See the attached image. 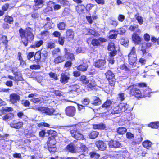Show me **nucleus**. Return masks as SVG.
<instances>
[{
    "label": "nucleus",
    "mask_w": 159,
    "mask_h": 159,
    "mask_svg": "<svg viewBox=\"0 0 159 159\" xmlns=\"http://www.w3.org/2000/svg\"><path fill=\"white\" fill-rule=\"evenodd\" d=\"M33 29L29 27L26 28L25 30L21 28L19 30V36L21 39H25L26 41H22V43L25 46H27L28 44L29 41H33L34 36L33 33Z\"/></svg>",
    "instance_id": "nucleus-1"
},
{
    "label": "nucleus",
    "mask_w": 159,
    "mask_h": 159,
    "mask_svg": "<svg viewBox=\"0 0 159 159\" xmlns=\"http://www.w3.org/2000/svg\"><path fill=\"white\" fill-rule=\"evenodd\" d=\"M13 110V108L11 107H2L0 110V116L2 117V120L8 121L12 120L14 117V114L10 112Z\"/></svg>",
    "instance_id": "nucleus-2"
},
{
    "label": "nucleus",
    "mask_w": 159,
    "mask_h": 159,
    "mask_svg": "<svg viewBox=\"0 0 159 159\" xmlns=\"http://www.w3.org/2000/svg\"><path fill=\"white\" fill-rule=\"evenodd\" d=\"M129 89V94L131 96H134L138 98L143 97L142 94L140 90L137 87L135 84L129 86L128 88Z\"/></svg>",
    "instance_id": "nucleus-3"
},
{
    "label": "nucleus",
    "mask_w": 159,
    "mask_h": 159,
    "mask_svg": "<svg viewBox=\"0 0 159 159\" xmlns=\"http://www.w3.org/2000/svg\"><path fill=\"white\" fill-rule=\"evenodd\" d=\"M127 106L126 104L120 103L114 107L111 113L112 114H115L125 112L127 110Z\"/></svg>",
    "instance_id": "nucleus-4"
},
{
    "label": "nucleus",
    "mask_w": 159,
    "mask_h": 159,
    "mask_svg": "<svg viewBox=\"0 0 159 159\" xmlns=\"http://www.w3.org/2000/svg\"><path fill=\"white\" fill-rule=\"evenodd\" d=\"M69 89L67 93L71 95V97H74L79 94L80 87L77 84L70 85L69 86Z\"/></svg>",
    "instance_id": "nucleus-5"
},
{
    "label": "nucleus",
    "mask_w": 159,
    "mask_h": 159,
    "mask_svg": "<svg viewBox=\"0 0 159 159\" xmlns=\"http://www.w3.org/2000/svg\"><path fill=\"white\" fill-rule=\"evenodd\" d=\"M106 78L108 80L109 84L111 86H114L116 79L114 74L111 70H108L105 74Z\"/></svg>",
    "instance_id": "nucleus-6"
},
{
    "label": "nucleus",
    "mask_w": 159,
    "mask_h": 159,
    "mask_svg": "<svg viewBox=\"0 0 159 159\" xmlns=\"http://www.w3.org/2000/svg\"><path fill=\"white\" fill-rule=\"evenodd\" d=\"M37 109L42 113L46 114L47 115L51 116L54 114L55 110L52 107H37Z\"/></svg>",
    "instance_id": "nucleus-7"
},
{
    "label": "nucleus",
    "mask_w": 159,
    "mask_h": 159,
    "mask_svg": "<svg viewBox=\"0 0 159 159\" xmlns=\"http://www.w3.org/2000/svg\"><path fill=\"white\" fill-rule=\"evenodd\" d=\"M107 48V50L110 51L109 53L110 57H113L117 54V51L116 49V46L114 42H111L109 43Z\"/></svg>",
    "instance_id": "nucleus-8"
},
{
    "label": "nucleus",
    "mask_w": 159,
    "mask_h": 159,
    "mask_svg": "<svg viewBox=\"0 0 159 159\" xmlns=\"http://www.w3.org/2000/svg\"><path fill=\"white\" fill-rule=\"evenodd\" d=\"M76 110L73 106H69L66 107L65 110L66 115L69 117H73L76 114Z\"/></svg>",
    "instance_id": "nucleus-9"
},
{
    "label": "nucleus",
    "mask_w": 159,
    "mask_h": 159,
    "mask_svg": "<svg viewBox=\"0 0 159 159\" xmlns=\"http://www.w3.org/2000/svg\"><path fill=\"white\" fill-rule=\"evenodd\" d=\"M74 36V32L72 29H69L66 30L65 33V37L67 41H70L72 40Z\"/></svg>",
    "instance_id": "nucleus-10"
},
{
    "label": "nucleus",
    "mask_w": 159,
    "mask_h": 159,
    "mask_svg": "<svg viewBox=\"0 0 159 159\" xmlns=\"http://www.w3.org/2000/svg\"><path fill=\"white\" fill-rule=\"evenodd\" d=\"M108 145L110 148H118L122 147L121 144L117 141L111 140L108 143Z\"/></svg>",
    "instance_id": "nucleus-11"
},
{
    "label": "nucleus",
    "mask_w": 159,
    "mask_h": 159,
    "mask_svg": "<svg viewBox=\"0 0 159 159\" xmlns=\"http://www.w3.org/2000/svg\"><path fill=\"white\" fill-rule=\"evenodd\" d=\"M137 33L134 32L132 35V40L137 44H139L142 40V39L139 36Z\"/></svg>",
    "instance_id": "nucleus-12"
},
{
    "label": "nucleus",
    "mask_w": 159,
    "mask_h": 159,
    "mask_svg": "<svg viewBox=\"0 0 159 159\" xmlns=\"http://www.w3.org/2000/svg\"><path fill=\"white\" fill-rule=\"evenodd\" d=\"M64 51L65 57L71 61L75 60V57L73 53L70 52L69 51L68 49L66 48H64Z\"/></svg>",
    "instance_id": "nucleus-13"
},
{
    "label": "nucleus",
    "mask_w": 159,
    "mask_h": 159,
    "mask_svg": "<svg viewBox=\"0 0 159 159\" xmlns=\"http://www.w3.org/2000/svg\"><path fill=\"white\" fill-rule=\"evenodd\" d=\"M70 74L68 73L67 75L66 73H62L61 75L60 81L63 84H65L67 83L70 79Z\"/></svg>",
    "instance_id": "nucleus-14"
},
{
    "label": "nucleus",
    "mask_w": 159,
    "mask_h": 159,
    "mask_svg": "<svg viewBox=\"0 0 159 159\" xmlns=\"http://www.w3.org/2000/svg\"><path fill=\"white\" fill-rule=\"evenodd\" d=\"M10 101L13 104L16 103L17 101L20 100V97L16 93H13L10 94L9 96Z\"/></svg>",
    "instance_id": "nucleus-15"
},
{
    "label": "nucleus",
    "mask_w": 159,
    "mask_h": 159,
    "mask_svg": "<svg viewBox=\"0 0 159 159\" xmlns=\"http://www.w3.org/2000/svg\"><path fill=\"white\" fill-rule=\"evenodd\" d=\"M88 67V65L86 61L83 62L80 65L76 67L77 69L82 72H85L86 71Z\"/></svg>",
    "instance_id": "nucleus-16"
},
{
    "label": "nucleus",
    "mask_w": 159,
    "mask_h": 159,
    "mask_svg": "<svg viewBox=\"0 0 159 159\" xmlns=\"http://www.w3.org/2000/svg\"><path fill=\"white\" fill-rule=\"evenodd\" d=\"M71 136L78 140H82L84 139V136L82 134L79 132H74L72 131V132H70Z\"/></svg>",
    "instance_id": "nucleus-17"
},
{
    "label": "nucleus",
    "mask_w": 159,
    "mask_h": 159,
    "mask_svg": "<svg viewBox=\"0 0 159 159\" xmlns=\"http://www.w3.org/2000/svg\"><path fill=\"white\" fill-rule=\"evenodd\" d=\"M65 149L68 152L72 153H75L76 152L75 145L72 142L67 145L65 148Z\"/></svg>",
    "instance_id": "nucleus-18"
},
{
    "label": "nucleus",
    "mask_w": 159,
    "mask_h": 159,
    "mask_svg": "<svg viewBox=\"0 0 159 159\" xmlns=\"http://www.w3.org/2000/svg\"><path fill=\"white\" fill-rule=\"evenodd\" d=\"M99 39H92L91 37L87 39V43L88 44L91 42V44L94 46H98L99 45Z\"/></svg>",
    "instance_id": "nucleus-19"
},
{
    "label": "nucleus",
    "mask_w": 159,
    "mask_h": 159,
    "mask_svg": "<svg viewBox=\"0 0 159 159\" xmlns=\"http://www.w3.org/2000/svg\"><path fill=\"white\" fill-rule=\"evenodd\" d=\"M72 127L70 129V132H72V131L74 132H79L80 130H82V126L81 123H79L75 125L72 126Z\"/></svg>",
    "instance_id": "nucleus-20"
},
{
    "label": "nucleus",
    "mask_w": 159,
    "mask_h": 159,
    "mask_svg": "<svg viewBox=\"0 0 159 159\" xmlns=\"http://www.w3.org/2000/svg\"><path fill=\"white\" fill-rule=\"evenodd\" d=\"M76 10L79 15L85 13V6L83 4H78L76 7Z\"/></svg>",
    "instance_id": "nucleus-21"
},
{
    "label": "nucleus",
    "mask_w": 159,
    "mask_h": 159,
    "mask_svg": "<svg viewBox=\"0 0 159 159\" xmlns=\"http://www.w3.org/2000/svg\"><path fill=\"white\" fill-rule=\"evenodd\" d=\"M65 61L64 57L61 55H58L54 58L53 62L55 64H59L64 62Z\"/></svg>",
    "instance_id": "nucleus-22"
},
{
    "label": "nucleus",
    "mask_w": 159,
    "mask_h": 159,
    "mask_svg": "<svg viewBox=\"0 0 159 159\" xmlns=\"http://www.w3.org/2000/svg\"><path fill=\"white\" fill-rule=\"evenodd\" d=\"M96 84L93 80H89L87 84V88L89 91L93 90L95 88Z\"/></svg>",
    "instance_id": "nucleus-23"
},
{
    "label": "nucleus",
    "mask_w": 159,
    "mask_h": 159,
    "mask_svg": "<svg viewBox=\"0 0 159 159\" xmlns=\"http://www.w3.org/2000/svg\"><path fill=\"white\" fill-rule=\"evenodd\" d=\"M43 43V41L42 39L36 40L34 42V44L31 45L30 46L29 48L34 49L40 47Z\"/></svg>",
    "instance_id": "nucleus-24"
},
{
    "label": "nucleus",
    "mask_w": 159,
    "mask_h": 159,
    "mask_svg": "<svg viewBox=\"0 0 159 159\" xmlns=\"http://www.w3.org/2000/svg\"><path fill=\"white\" fill-rule=\"evenodd\" d=\"M41 49L39 50L35 53L34 56V61L37 63L41 62Z\"/></svg>",
    "instance_id": "nucleus-25"
},
{
    "label": "nucleus",
    "mask_w": 159,
    "mask_h": 159,
    "mask_svg": "<svg viewBox=\"0 0 159 159\" xmlns=\"http://www.w3.org/2000/svg\"><path fill=\"white\" fill-rule=\"evenodd\" d=\"M10 125L12 128L19 129L23 127V123L22 121H19L16 123H11Z\"/></svg>",
    "instance_id": "nucleus-26"
},
{
    "label": "nucleus",
    "mask_w": 159,
    "mask_h": 159,
    "mask_svg": "<svg viewBox=\"0 0 159 159\" xmlns=\"http://www.w3.org/2000/svg\"><path fill=\"white\" fill-rule=\"evenodd\" d=\"M128 61L129 64L131 65H133L137 60V55H128Z\"/></svg>",
    "instance_id": "nucleus-27"
},
{
    "label": "nucleus",
    "mask_w": 159,
    "mask_h": 159,
    "mask_svg": "<svg viewBox=\"0 0 159 159\" xmlns=\"http://www.w3.org/2000/svg\"><path fill=\"white\" fill-rule=\"evenodd\" d=\"M0 40L1 42L4 45L5 47V48L7 49L8 47V38L6 35H2L1 37Z\"/></svg>",
    "instance_id": "nucleus-28"
},
{
    "label": "nucleus",
    "mask_w": 159,
    "mask_h": 159,
    "mask_svg": "<svg viewBox=\"0 0 159 159\" xmlns=\"http://www.w3.org/2000/svg\"><path fill=\"white\" fill-rule=\"evenodd\" d=\"M129 29L131 31L133 32L135 30L136 32H135L139 34L141 33V30L139 28V25L137 24L130 25Z\"/></svg>",
    "instance_id": "nucleus-29"
},
{
    "label": "nucleus",
    "mask_w": 159,
    "mask_h": 159,
    "mask_svg": "<svg viewBox=\"0 0 159 159\" xmlns=\"http://www.w3.org/2000/svg\"><path fill=\"white\" fill-rule=\"evenodd\" d=\"M48 133L49 138L56 139V138L58 136L57 133L53 130H49L48 131Z\"/></svg>",
    "instance_id": "nucleus-30"
},
{
    "label": "nucleus",
    "mask_w": 159,
    "mask_h": 159,
    "mask_svg": "<svg viewBox=\"0 0 159 159\" xmlns=\"http://www.w3.org/2000/svg\"><path fill=\"white\" fill-rule=\"evenodd\" d=\"M147 126L152 129H159V122H151L147 124Z\"/></svg>",
    "instance_id": "nucleus-31"
},
{
    "label": "nucleus",
    "mask_w": 159,
    "mask_h": 159,
    "mask_svg": "<svg viewBox=\"0 0 159 159\" xmlns=\"http://www.w3.org/2000/svg\"><path fill=\"white\" fill-rule=\"evenodd\" d=\"M79 151L80 152H87L88 151V148L84 144L81 143L79 148Z\"/></svg>",
    "instance_id": "nucleus-32"
},
{
    "label": "nucleus",
    "mask_w": 159,
    "mask_h": 159,
    "mask_svg": "<svg viewBox=\"0 0 159 159\" xmlns=\"http://www.w3.org/2000/svg\"><path fill=\"white\" fill-rule=\"evenodd\" d=\"M48 151L51 154H53L57 151V147L55 145H47Z\"/></svg>",
    "instance_id": "nucleus-33"
},
{
    "label": "nucleus",
    "mask_w": 159,
    "mask_h": 159,
    "mask_svg": "<svg viewBox=\"0 0 159 159\" xmlns=\"http://www.w3.org/2000/svg\"><path fill=\"white\" fill-rule=\"evenodd\" d=\"M116 31V30H110L108 33L109 35L108 38L111 39H116L117 37V34L115 33Z\"/></svg>",
    "instance_id": "nucleus-34"
},
{
    "label": "nucleus",
    "mask_w": 159,
    "mask_h": 159,
    "mask_svg": "<svg viewBox=\"0 0 159 159\" xmlns=\"http://www.w3.org/2000/svg\"><path fill=\"white\" fill-rule=\"evenodd\" d=\"M4 21L7 23H9L10 24H12L13 23L14 19L11 16L7 15L5 16V18L4 19Z\"/></svg>",
    "instance_id": "nucleus-35"
},
{
    "label": "nucleus",
    "mask_w": 159,
    "mask_h": 159,
    "mask_svg": "<svg viewBox=\"0 0 159 159\" xmlns=\"http://www.w3.org/2000/svg\"><path fill=\"white\" fill-rule=\"evenodd\" d=\"M127 132V129L124 127H120L117 129V133L119 134L123 135Z\"/></svg>",
    "instance_id": "nucleus-36"
},
{
    "label": "nucleus",
    "mask_w": 159,
    "mask_h": 159,
    "mask_svg": "<svg viewBox=\"0 0 159 159\" xmlns=\"http://www.w3.org/2000/svg\"><path fill=\"white\" fill-rule=\"evenodd\" d=\"M152 143L149 140L145 141L142 143V145L144 147L147 149H149L151 147Z\"/></svg>",
    "instance_id": "nucleus-37"
},
{
    "label": "nucleus",
    "mask_w": 159,
    "mask_h": 159,
    "mask_svg": "<svg viewBox=\"0 0 159 159\" xmlns=\"http://www.w3.org/2000/svg\"><path fill=\"white\" fill-rule=\"evenodd\" d=\"M112 102L111 100L107 99L102 104V107L106 108H109L112 104Z\"/></svg>",
    "instance_id": "nucleus-38"
},
{
    "label": "nucleus",
    "mask_w": 159,
    "mask_h": 159,
    "mask_svg": "<svg viewBox=\"0 0 159 159\" xmlns=\"http://www.w3.org/2000/svg\"><path fill=\"white\" fill-rule=\"evenodd\" d=\"M66 24L64 22H61L59 23L57 25L58 29L60 30H65Z\"/></svg>",
    "instance_id": "nucleus-39"
},
{
    "label": "nucleus",
    "mask_w": 159,
    "mask_h": 159,
    "mask_svg": "<svg viewBox=\"0 0 159 159\" xmlns=\"http://www.w3.org/2000/svg\"><path fill=\"white\" fill-rule=\"evenodd\" d=\"M90 158L98 159L99 157V155L95 151L91 152L89 153Z\"/></svg>",
    "instance_id": "nucleus-40"
},
{
    "label": "nucleus",
    "mask_w": 159,
    "mask_h": 159,
    "mask_svg": "<svg viewBox=\"0 0 159 159\" xmlns=\"http://www.w3.org/2000/svg\"><path fill=\"white\" fill-rule=\"evenodd\" d=\"M134 17L140 25H142L143 23V20L141 16L139 15V13H137L134 16Z\"/></svg>",
    "instance_id": "nucleus-41"
},
{
    "label": "nucleus",
    "mask_w": 159,
    "mask_h": 159,
    "mask_svg": "<svg viewBox=\"0 0 159 159\" xmlns=\"http://www.w3.org/2000/svg\"><path fill=\"white\" fill-rule=\"evenodd\" d=\"M80 79L82 83L84 84H87L89 80L87 79L86 76L84 75H81Z\"/></svg>",
    "instance_id": "nucleus-42"
},
{
    "label": "nucleus",
    "mask_w": 159,
    "mask_h": 159,
    "mask_svg": "<svg viewBox=\"0 0 159 159\" xmlns=\"http://www.w3.org/2000/svg\"><path fill=\"white\" fill-rule=\"evenodd\" d=\"M98 132L93 131L91 132L89 134V138L91 139H94L98 135Z\"/></svg>",
    "instance_id": "nucleus-43"
},
{
    "label": "nucleus",
    "mask_w": 159,
    "mask_h": 159,
    "mask_svg": "<svg viewBox=\"0 0 159 159\" xmlns=\"http://www.w3.org/2000/svg\"><path fill=\"white\" fill-rule=\"evenodd\" d=\"M12 72L13 73L14 75H15V78L14 80L16 82H18L20 81H21L22 80V77L20 76L19 77H18L17 78L16 76L18 75V72H14V70L13 69H12Z\"/></svg>",
    "instance_id": "nucleus-44"
},
{
    "label": "nucleus",
    "mask_w": 159,
    "mask_h": 159,
    "mask_svg": "<svg viewBox=\"0 0 159 159\" xmlns=\"http://www.w3.org/2000/svg\"><path fill=\"white\" fill-rule=\"evenodd\" d=\"M47 143V145H55L56 144V139L48 138Z\"/></svg>",
    "instance_id": "nucleus-45"
},
{
    "label": "nucleus",
    "mask_w": 159,
    "mask_h": 159,
    "mask_svg": "<svg viewBox=\"0 0 159 159\" xmlns=\"http://www.w3.org/2000/svg\"><path fill=\"white\" fill-rule=\"evenodd\" d=\"M41 54H42V57H44L45 59L47 58L48 57V51L45 49H44L43 50L41 49Z\"/></svg>",
    "instance_id": "nucleus-46"
},
{
    "label": "nucleus",
    "mask_w": 159,
    "mask_h": 159,
    "mask_svg": "<svg viewBox=\"0 0 159 159\" xmlns=\"http://www.w3.org/2000/svg\"><path fill=\"white\" fill-rule=\"evenodd\" d=\"M31 140L27 138H24V140L23 142V143L25 147H28L31 143Z\"/></svg>",
    "instance_id": "nucleus-47"
},
{
    "label": "nucleus",
    "mask_w": 159,
    "mask_h": 159,
    "mask_svg": "<svg viewBox=\"0 0 159 159\" xmlns=\"http://www.w3.org/2000/svg\"><path fill=\"white\" fill-rule=\"evenodd\" d=\"M65 39V37L63 36L59 37L58 38V43L61 46H63L64 43Z\"/></svg>",
    "instance_id": "nucleus-48"
},
{
    "label": "nucleus",
    "mask_w": 159,
    "mask_h": 159,
    "mask_svg": "<svg viewBox=\"0 0 159 159\" xmlns=\"http://www.w3.org/2000/svg\"><path fill=\"white\" fill-rule=\"evenodd\" d=\"M106 148L107 145L106 143L102 141H100V150H105Z\"/></svg>",
    "instance_id": "nucleus-49"
},
{
    "label": "nucleus",
    "mask_w": 159,
    "mask_h": 159,
    "mask_svg": "<svg viewBox=\"0 0 159 159\" xmlns=\"http://www.w3.org/2000/svg\"><path fill=\"white\" fill-rule=\"evenodd\" d=\"M48 75L50 78H53L55 80L58 79L57 75L55 73L51 72L48 73Z\"/></svg>",
    "instance_id": "nucleus-50"
},
{
    "label": "nucleus",
    "mask_w": 159,
    "mask_h": 159,
    "mask_svg": "<svg viewBox=\"0 0 159 159\" xmlns=\"http://www.w3.org/2000/svg\"><path fill=\"white\" fill-rule=\"evenodd\" d=\"M120 68L122 70H125L126 71H129L130 69L125 64H121L120 65Z\"/></svg>",
    "instance_id": "nucleus-51"
},
{
    "label": "nucleus",
    "mask_w": 159,
    "mask_h": 159,
    "mask_svg": "<svg viewBox=\"0 0 159 159\" xmlns=\"http://www.w3.org/2000/svg\"><path fill=\"white\" fill-rule=\"evenodd\" d=\"M128 55H137L136 53V48L135 46H133L131 48Z\"/></svg>",
    "instance_id": "nucleus-52"
},
{
    "label": "nucleus",
    "mask_w": 159,
    "mask_h": 159,
    "mask_svg": "<svg viewBox=\"0 0 159 159\" xmlns=\"http://www.w3.org/2000/svg\"><path fill=\"white\" fill-rule=\"evenodd\" d=\"M116 32H118L120 35H123L125 33V30L124 28L121 27L118 28V30L116 31Z\"/></svg>",
    "instance_id": "nucleus-53"
},
{
    "label": "nucleus",
    "mask_w": 159,
    "mask_h": 159,
    "mask_svg": "<svg viewBox=\"0 0 159 159\" xmlns=\"http://www.w3.org/2000/svg\"><path fill=\"white\" fill-rule=\"evenodd\" d=\"M30 69L32 70H37L40 69L41 66L40 65L38 64H33L30 65Z\"/></svg>",
    "instance_id": "nucleus-54"
},
{
    "label": "nucleus",
    "mask_w": 159,
    "mask_h": 159,
    "mask_svg": "<svg viewBox=\"0 0 159 159\" xmlns=\"http://www.w3.org/2000/svg\"><path fill=\"white\" fill-rule=\"evenodd\" d=\"M25 136L27 138H31L34 136L33 133L30 130H28L27 133L24 134Z\"/></svg>",
    "instance_id": "nucleus-55"
},
{
    "label": "nucleus",
    "mask_w": 159,
    "mask_h": 159,
    "mask_svg": "<svg viewBox=\"0 0 159 159\" xmlns=\"http://www.w3.org/2000/svg\"><path fill=\"white\" fill-rule=\"evenodd\" d=\"M105 58L103 57H100V68L106 64Z\"/></svg>",
    "instance_id": "nucleus-56"
},
{
    "label": "nucleus",
    "mask_w": 159,
    "mask_h": 159,
    "mask_svg": "<svg viewBox=\"0 0 159 159\" xmlns=\"http://www.w3.org/2000/svg\"><path fill=\"white\" fill-rule=\"evenodd\" d=\"M93 6L94 5L93 4L91 3L87 4L86 6L85 7V9L88 12H89V11L92 9Z\"/></svg>",
    "instance_id": "nucleus-57"
},
{
    "label": "nucleus",
    "mask_w": 159,
    "mask_h": 159,
    "mask_svg": "<svg viewBox=\"0 0 159 159\" xmlns=\"http://www.w3.org/2000/svg\"><path fill=\"white\" fill-rule=\"evenodd\" d=\"M34 2L35 3V5L39 6L43 4L44 2L43 0H34Z\"/></svg>",
    "instance_id": "nucleus-58"
},
{
    "label": "nucleus",
    "mask_w": 159,
    "mask_h": 159,
    "mask_svg": "<svg viewBox=\"0 0 159 159\" xmlns=\"http://www.w3.org/2000/svg\"><path fill=\"white\" fill-rule=\"evenodd\" d=\"M41 97H39L36 98H33L31 100V101L35 103L40 102L42 100Z\"/></svg>",
    "instance_id": "nucleus-59"
},
{
    "label": "nucleus",
    "mask_w": 159,
    "mask_h": 159,
    "mask_svg": "<svg viewBox=\"0 0 159 159\" xmlns=\"http://www.w3.org/2000/svg\"><path fill=\"white\" fill-rule=\"evenodd\" d=\"M61 52L60 49L58 48H56L54 49L52 51V54L53 56H54L57 54L58 53Z\"/></svg>",
    "instance_id": "nucleus-60"
},
{
    "label": "nucleus",
    "mask_w": 159,
    "mask_h": 159,
    "mask_svg": "<svg viewBox=\"0 0 159 159\" xmlns=\"http://www.w3.org/2000/svg\"><path fill=\"white\" fill-rule=\"evenodd\" d=\"M21 102L22 104L25 107H28L30 104V103L28 100H22Z\"/></svg>",
    "instance_id": "nucleus-61"
},
{
    "label": "nucleus",
    "mask_w": 159,
    "mask_h": 159,
    "mask_svg": "<svg viewBox=\"0 0 159 159\" xmlns=\"http://www.w3.org/2000/svg\"><path fill=\"white\" fill-rule=\"evenodd\" d=\"M72 63L71 61H67L65 63L64 66V67L70 68L72 66Z\"/></svg>",
    "instance_id": "nucleus-62"
},
{
    "label": "nucleus",
    "mask_w": 159,
    "mask_h": 159,
    "mask_svg": "<svg viewBox=\"0 0 159 159\" xmlns=\"http://www.w3.org/2000/svg\"><path fill=\"white\" fill-rule=\"evenodd\" d=\"M9 4L8 3H6L2 6V9L5 12L7 11L9 7Z\"/></svg>",
    "instance_id": "nucleus-63"
},
{
    "label": "nucleus",
    "mask_w": 159,
    "mask_h": 159,
    "mask_svg": "<svg viewBox=\"0 0 159 159\" xmlns=\"http://www.w3.org/2000/svg\"><path fill=\"white\" fill-rule=\"evenodd\" d=\"M55 47V44L54 43L50 42L47 43V48H48L52 49Z\"/></svg>",
    "instance_id": "nucleus-64"
}]
</instances>
